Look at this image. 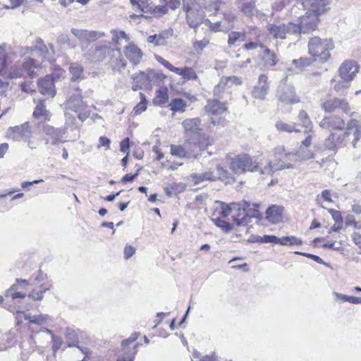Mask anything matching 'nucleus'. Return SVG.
<instances>
[{
  "label": "nucleus",
  "mask_w": 361,
  "mask_h": 361,
  "mask_svg": "<svg viewBox=\"0 0 361 361\" xmlns=\"http://www.w3.org/2000/svg\"><path fill=\"white\" fill-rule=\"evenodd\" d=\"M87 30L72 28L71 33L80 42H85Z\"/></svg>",
  "instance_id": "obj_47"
},
{
  "label": "nucleus",
  "mask_w": 361,
  "mask_h": 361,
  "mask_svg": "<svg viewBox=\"0 0 361 361\" xmlns=\"http://www.w3.org/2000/svg\"><path fill=\"white\" fill-rule=\"evenodd\" d=\"M274 154L277 159L282 161L284 159H287L289 157H294L295 154L291 153L285 152V149L283 146H278L274 149Z\"/></svg>",
  "instance_id": "obj_40"
},
{
  "label": "nucleus",
  "mask_w": 361,
  "mask_h": 361,
  "mask_svg": "<svg viewBox=\"0 0 361 361\" xmlns=\"http://www.w3.org/2000/svg\"><path fill=\"white\" fill-rule=\"evenodd\" d=\"M338 135L334 133H331L324 140L325 149L334 151L335 153L337 152V146L340 145L337 142L336 137Z\"/></svg>",
  "instance_id": "obj_28"
},
{
  "label": "nucleus",
  "mask_w": 361,
  "mask_h": 361,
  "mask_svg": "<svg viewBox=\"0 0 361 361\" xmlns=\"http://www.w3.org/2000/svg\"><path fill=\"white\" fill-rule=\"evenodd\" d=\"M204 109L211 114V122L214 126L223 124L227 112V107L224 102H220L217 99L208 100Z\"/></svg>",
  "instance_id": "obj_4"
},
{
  "label": "nucleus",
  "mask_w": 361,
  "mask_h": 361,
  "mask_svg": "<svg viewBox=\"0 0 361 361\" xmlns=\"http://www.w3.org/2000/svg\"><path fill=\"white\" fill-rule=\"evenodd\" d=\"M105 35H106L104 32L87 30L86 42H92L97 40V39L104 37Z\"/></svg>",
  "instance_id": "obj_44"
},
{
  "label": "nucleus",
  "mask_w": 361,
  "mask_h": 361,
  "mask_svg": "<svg viewBox=\"0 0 361 361\" xmlns=\"http://www.w3.org/2000/svg\"><path fill=\"white\" fill-rule=\"evenodd\" d=\"M297 20L298 23L295 24L299 28L298 35H300L301 33L308 34L317 29L319 16L307 11L305 16H301Z\"/></svg>",
  "instance_id": "obj_8"
},
{
  "label": "nucleus",
  "mask_w": 361,
  "mask_h": 361,
  "mask_svg": "<svg viewBox=\"0 0 361 361\" xmlns=\"http://www.w3.org/2000/svg\"><path fill=\"white\" fill-rule=\"evenodd\" d=\"M317 59H312L308 57H300L298 59H293L292 63L295 66L296 68L302 69L303 68L309 66L313 61H316Z\"/></svg>",
  "instance_id": "obj_38"
},
{
  "label": "nucleus",
  "mask_w": 361,
  "mask_h": 361,
  "mask_svg": "<svg viewBox=\"0 0 361 361\" xmlns=\"http://www.w3.org/2000/svg\"><path fill=\"white\" fill-rule=\"evenodd\" d=\"M168 98L167 89H159L157 91V96L154 99V104L155 105H161L167 102Z\"/></svg>",
  "instance_id": "obj_35"
},
{
  "label": "nucleus",
  "mask_w": 361,
  "mask_h": 361,
  "mask_svg": "<svg viewBox=\"0 0 361 361\" xmlns=\"http://www.w3.org/2000/svg\"><path fill=\"white\" fill-rule=\"evenodd\" d=\"M267 79V76L264 74L259 76L258 85L255 86L252 91L253 97L259 99H264L265 98L269 90Z\"/></svg>",
  "instance_id": "obj_19"
},
{
  "label": "nucleus",
  "mask_w": 361,
  "mask_h": 361,
  "mask_svg": "<svg viewBox=\"0 0 361 361\" xmlns=\"http://www.w3.org/2000/svg\"><path fill=\"white\" fill-rule=\"evenodd\" d=\"M185 12L188 25L192 28L196 29L203 21V12L189 6L185 8Z\"/></svg>",
  "instance_id": "obj_16"
},
{
  "label": "nucleus",
  "mask_w": 361,
  "mask_h": 361,
  "mask_svg": "<svg viewBox=\"0 0 361 361\" xmlns=\"http://www.w3.org/2000/svg\"><path fill=\"white\" fill-rule=\"evenodd\" d=\"M277 97L280 102L286 104H295L300 102L299 97L295 94L294 87L290 85H281Z\"/></svg>",
  "instance_id": "obj_11"
},
{
  "label": "nucleus",
  "mask_w": 361,
  "mask_h": 361,
  "mask_svg": "<svg viewBox=\"0 0 361 361\" xmlns=\"http://www.w3.org/2000/svg\"><path fill=\"white\" fill-rule=\"evenodd\" d=\"M114 49L111 47V42L107 41H101L94 44L84 54L85 58L92 63H99L104 61Z\"/></svg>",
  "instance_id": "obj_3"
},
{
  "label": "nucleus",
  "mask_w": 361,
  "mask_h": 361,
  "mask_svg": "<svg viewBox=\"0 0 361 361\" xmlns=\"http://www.w3.org/2000/svg\"><path fill=\"white\" fill-rule=\"evenodd\" d=\"M66 109L78 113V117L82 121L90 116V111L79 94H74L70 97L66 103Z\"/></svg>",
  "instance_id": "obj_6"
},
{
  "label": "nucleus",
  "mask_w": 361,
  "mask_h": 361,
  "mask_svg": "<svg viewBox=\"0 0 361 361\" xmlns=\"http://www.w3.org/2000/svg\"><path fill=\"white\" fill-rule=\"evenodd\" d=\"M243 214L242 218L235 219L238 226L246 224L247 223V218H258L259 212L257 209H253V207H250Z\"/></svg>",
  "instance_id": "obj_27"
},
{
  "label": "nucleus",
  "mask_w": 361,
  "mask_h": 361,
  "mask_svg": "<svg viewBox=\"0 0 361 361\" xmlns=\"http://www.w3.org/2000/svg\"><path fill=\"white\" fill-rule=\"evenodd\" d=\"M338 71L342 80L352 81L358 71V67L354 61H345L341 64Z\"/></svg>",
  "instance_id": "obj_13"
},
{
  "label": "nucleus",
  "mask_w": 361,
  "mask_h": 361,
  "mask_svg": "<svg viewBox=\"0 0 361 361\" xmlns=\"http://www.w3.org/2000/svg\"><path fill=\"white\" fill-rule=\"evenodd\" d=\"M55 78L49 75H46L38 81L39 91L44 95L54 97L56 95Z\"/></svg>",
  "instance_id": "obj_15"
},
{
  "label": "nucleus",
  "mask_w": 361,
  "mask_h": 361,
  "mask_svg": "<svg viewBox=\"0 0 361 361\" xmlns=\"http://www.w3.org/2000/svg\"><path fill=\"white\" fill-rule=\"evenodd\" d=\"M125 54L127 59L134 66L138 64L142 58V52L141 49L133 44H129L126 47Z\"/></svg>",
  "instance_id": "obj_20"
},
{
  "label": "nucleus",
  "mask_w": 361,
  "mask_h": 361,
  "mask_svg": "<svg viewBox=\"0 0 361 361\" xmlns=\"http://www.w3.org/2000/svg\"><path fill=\"white\" fill-rule=\"evenodd\" d=\"M226 81H224V78H221L219 84H217L213 90L214 96L219 101L221 99L224 98V94L226 93Z\"/></svg>",
  "instance_id": "obj_29"
},
{
  "label": "nucleus",
  "mask_w": 361,
  "mask_h": 361,
  "mask_svg": "<svg viewBox=\"0 0 361 361\" xmlns=\"http://www.w3.org/2000/svg\"><path fill=\"white\" fill-rule=\"evenodd\" d=\"M23 68L30 78H33L35 76L34 69L36 68V65L33 59H26L23 63Z\"/></svg>",
  "instance_id": "obj_34"
},
{
  "label": "nucleus",
  "mask_w": 361,
  "mask_h": 361,
  "mask_svg": "<svg viewBox=\"0 0 361 361\" xmlns=\"http://www.w3.org/2000/svg\"><path fill=\"white\" fill-rule=\"evenodd\" d=\"M246 41V35L245 32L232 31L228 34V44L230 47H236L240 42Z\"/></svg>",
  "instance_id": "obj_24"
},
{
  "label": "nucleus",
  "mask_w": 361,
  "mask_h": 361,
  "mask_svg": "<svg viewBox=\"0 0 361 361\" xmlns=\"http://www.w3.org/2000/svg\"><path fill=\"white\" fill-rule=\"evenodd\" d=\"M360 126H361V123L355 119H351L347 123L345 131L353 132L354 130H357Z\"/></svg>",
  "instance_id": "obj_58"
},
{
  "label": "nucleus",
  "mask_w": 361,
  "mask_h": 361,
  "mask_svg": "<svg viewBox=\"0 0 361 361\" xmlns=\"http://www.w3.org/2000/svg\"><path fill=\"white\" fill-rule=\"evenodd\" d=\"M178 71L176 73L181 75L185 80H195L197 78L195 71L190 67L178 68Z\"/></svg>",
  "instance_id": "obj_30"
},
{
  "label": "nucleus",
  "mask_w": 361,
  "mask_h": 361,
  "mask_svg": "<svg viewBox=\"0 0 361 361\" xmlns=\"http://www.w3.org/2000/svg\"><path fill=\"white\" fill-rule=\"evenodd\" d=\"M361 139V126L353 132L345 131L343 134L338 135L336 137L337 142L340 145L348 147L351 145L353 148L359 146Z\"/></svg>",
  "instance_id": "obj_9"
},
{
  "label": "nucleus",
  "mask_w": 361,
  "mask_h": 361,
  "mask_svg": "<svg viewBox=\"0 0 361 361\" xmlns=\"http://www.w3.org/2000/svg\"><path fill=\"white\" fill-rule=\"evenodd\" d=\"M251 206L250 203L247 201H243L241 203L233 204V208L235 210L240 212L243 210V214Z\"/></svg>",
  "instance_id": "obj_54"
},
{
  "label": "nucleus",
  "mask_w": 361,
  "mask_h": 361,
  "mask_svg": "<svg viewBox=\"0 0 361 361\" xmlns=\"http://www.w3.org/2000/svg\"><path fill=\"white\" fill-rule=\"evenodd\" d=\"M185 133L188 135H194L201 131V120L199 118H187L182 122Z\"/></svg>",
  "instance_id": "obj_21"
},
{
  "label": "nucleus",
  "mask_w": 361,
  "mask_h": 361,
  "mask_svg": "<svg viewBox=\"0 0 361 361\" xmlns=\"http://www.w3.org/2000/svg\"><path fill=\"white\" fill-rule=\"evenodd\" d=\"M299 28L293 22L269 25L268 30L274 39H285L290 35H298Z\"/></svg>",
  "instance_id": "obj_5"
},
{
  "label": "nucleus",
  "mask_w": 361,
  "mask_h": 361,
  "mask_svg": "<svg viewBox=\"0 0 361 361\" xmlns=\"http://www.w3.org/2000/svg\"><path fill=\"white\" fill-rule=\"evenodd\" d=\"M329 212L331 214L333 219L336 224H343V217L341 212L330 209H329Z\"/></svg>",
  "instance_id": "obj_57"
},
{
  "label": "nucleus",
  "mask_w": 361,
  "mask_h": 361,
  "mask_svg": "<svg viewBox=\"0 0 361 361\" xmlns=\"http://www.w3.org/2000/svg\"><path fill=\"white\" fill-rule=\"evenodd\" d=\"M216 171L218 174V178L221 179L223 181H225L226 183L233 182L234 178L233 177V175L231 173H229L227 169L221 166H217Z\"/></svg>",
  "instance_id": "obj_32"
},
{
  "label": "nucleus",
  "mask_w": 361,
  "mask_h": 361,
  "mask_svg": "<svg viewBox=\"0 0 361 361\" xmlns=\"http://www.w3.org/2000/svg\"><path fill=\"white\" fill-rule=\"evenodd\" d=\"M129 148H130V140L128 137H126V138L123 139L120 142V150L123 153H126V152H128Z\"/></svg>",
  "instance_id": "obj_63"
},
{
  "label": "nucleus",
  "mask_w": 361,
  "mask_h": 361,
  "mask_svg": "<svg viewBox=\"0 0 361 361\" xmlns=\"http://www.w3.org/2000/svg\"><path fill=\"white\" fill-rule=\"evenodd\" d=\"M36 102V106L32 113V118L44 123L49 121L51 118V113L47 109L44 99H39Z\"/></svg>",
  "instance_id": "obj_14"
},
{
  "label": "nucleus",
  "mask_w": 361,
  "mask_h": 361,
  "mask_svg": "<svg viewBox=\"0 0 361 361\" xmlns=\"http://www.w3.org/2000/svg\"><path fill=\"white\" fill-rule=\"evenodd\" d=\"M155 59H156V60L159 63L163 65L165 68H166L169 71H172V72H173L175 73H176V72L179 71H178V68L174 67L171 63H169L168 61H166V59H164L161 56H155Z\"/></svg>",
  "instance_id": "obj_51"
},
{
  "label": "nucleus",
  "mask_w": 361,
  "mask_h": 361,
  "mask_svg": "<svg viewBox=\"0 0 361 361\" xmlns=\"http://www.w3.org/2000/svg\"><path fill=\"white\" fill-rule=\"evenodd\" d=\"M295 156H298L301 160H308L313 158L314 154L308 149V147L300 146L298 154H295Z\"/></svg>",
  "instance_id": "obj_43"
},
{
  "label": "nucleus",
  "mask_w": 361,
  "mask_h": 361,
  "mask_svg": "<svg viewBox=\"0 0 361 361\" xmlns=\"http://www.w3.org/2000/svg\"><path fill=\"white\" fill-rule=\"evenodd\" d=\"M319 125L322 128L328 130H343L345 128V123L341 117L331 115L324 117Z\"/></svg>",
  "instance_id": "obj_12"
},
{
  "label": "nucleus",
  "mask_w": 361,
  "mask_h": 361,
  "mask_svg": "<svg viewBox=\"0 0 361 361\" xmlns=\"http://www.w3.org/2000/svg\"><path fill=\"white\" fill-rule=\"evenodd\" d=\"M171 154L173 156H178L179 157H190V154L185 149V146H171Z\"/></svg>",
  "instance_id": "obj_37"
},
{
  "label": "nucleus",
  "mask_w": 361,
  "mask_h": 361,
  "mask_svg": "<svg viewBox=\"0 0 361 361\" xmlns=\"http://www.w3.org/2000/svg\"><path fill=\"white\" fill-rule=\"evenodd\" d=\"M258 56L262 60L264 66L274 67L276 64V54L265 46L259 52Z\"/></svg>",
  "instance_id": "obj_22"
},
{
  "label": "nucleus",
  "mask_w": 361,
  "mask_h": 361,
  "mask_svg": "<svg viewBox=\"0 0 361 361\" xmlns=\"http://www.w3.org/2000/svg\"><path fill=\"white\" fill-rule=\"evenodd\" d=\"M276 128L279 131L291 133L293 131H299L294 126L288 124L282 121H278L276 123Z\"/></svg>",
  "instance_id": "obj_45"
},
{
  "label": "nucleus",
  "mask_w": 361,
  "mask_h": 361,
  "mask_svg": "<svg viewBox=\"0 0 361 361\" xmlns=\"http://www.w3.org/2000/svg\"><path fill=\"white\" fill-rule=\"evenodd\" d=\"M330 1L309 0L304 7L307 8L308 11L319 16L329 9Z\"/></svg>",
  "instance_id": "obj_17"
},
{
  "label": "nucleus",
  "mask_w": 361,
  "mask_h": 361,
  "mask_svg": "<svg viewBox=\"0 0 361 361\" xmlns=\"http://www.w3.org/2000/svg\"><path fill=\"white\" fill-rule=\"evenodd\" d=\"M8 135L10 138L16 141H20L21 140L27 141L32 137L30 123L25 122L20 126L10 127L8 130Z\"/></svg>",
  "instance_id": "obj_10"
},
{
  "label": "nucleus",
  "mask_w": 361,
  "mask_h": 361,
  "mask_svg": "<svg viewBox=\"0 0 361 361\" xmlns=\"http://www.w3.org/2000/svg\"><path fill=\"white\" fill-rule=\"evenodd\" d=\"M131 78L135 83L143 85L147 80V75L144 71H140L137 73L133 74Z\"/></svg>",
  "instance_id": "obj_52"
},
{
  "label": "nucleus",
  "mask_w": 361,
  "mask_h": 361,
  "mask_svg": "<svg viewBox=\"0 0 361 361\" xmlns=\"http://www.w3.org/2000/svg\"><path fill=\"white\" fill-rule=\"evenodd\" d=\"M212 221H214V224L216 226L221 228L225 232H229L233 228L229 223L221 219H212Z\"/></svg>",
  "instance_id": "obj_48"
},
{
  "label": "nucleus",
  "mask_w": 361,
  "mask_h": 361,
  "mask_svg": "<svg viewBox=\"0 0 361 361\" xmlns=\"http://www.w3.org/2000/svg\"><path fill=\"white\" fill-rule=\"evenodd\" d=\"M264 44H262V43H257V42H250L248 43H245L244 45H243V48L246 50H252V49H257L258 47L262 49L264 48Z\"/></svg>",
  "instance_id": "obj_61"
},
{
  "label": "nucleus",
  "mask_w": 361,
  "mask_h": 361,
  "mask_svg": "<svg viewBox=\"0 0 361 361\" xmlns=\"http://www.w3.org/2000/svg\"><path fill=\"white\" fill-rule=\"evenodd\" d=\"M147 42L149 43L154 44L155 46H165L160 39V36L158 34L149 35L147 38Z\"/></svg>",
  "instance_id": "obj_55"
},
{
  "label": "nucleus",
  "mask_w": 361,
  "mask_h": 361,
  "mask_svg": "<svg viewBox=\"0 0 361 361\" xmlns=\"http://www.w3.org/2000/svg\"><path fill=\"white\" fill-rule=\"evenodd\" d=\"M169 106L173 111L184 112L185 111L186 104L183 99L177 98L171 101Z\"/></svg>",
  "instance_id": "obj_33"
},
{
  "label": "nucleus",
  "mask_w": 361,
  "mask_h": 361,
  "mask_svg": "<svg viewBox=\"0 0 361 361\" xmlns=\"http://www.w3.org/2000/svg\"><path fill=\"white\" fill-rule=\"evenodd\" d=\"M33 50L40 52V54L42 56H44L48 53L47 47L44 44L43 40L41 38H37L36 39Z\"/></svg>",
  "instance_id": "obj_46"
},
{
  "label": "nucleus",
  "mask_w": 361,
  "mask_h": 361,
  "mask_svg": "<svg viewBox=\"0 0 361 361\" xmlns=\"http://www.w3.org/2000/svg\"><path fill=\"white\" fill-rule=\"evenodd\" d=\"M282 211L283 207L276 205H271L269 207L266 211L267 218L269 221L276 223L281 218Z\"/></svg>",
  "instance_id": "obj_23"
},
{
  "label": "nucleus",
  "mask_w": 361,
  "mask_h": 361,
  "mask_svg": "<svg viewBox=\"0 0 361 361\" xmlns=\"http://www.w3.org/2000/svg\"><path fill=\"white\" fill-rule=\"evenodd\" d=\"M135 252V248L131 245H126L124 248V257L126 259L130 258Z\"/></svg>",
  "instance_id": "obj_64"
},
{
  "label": "nucleus",
  "mask_w": 361,
  "mask_h": 361,
  "mask_svg": "<svg viewBox=\"0 0 361 361\" xmlns=\"http://www.w3.org/2000/svg\"><path fill=\"white\" fill-rule=\"evenodd\" d=\"M66 338L68 342V346L72 347L75 346L77 348H79L78 343V337L77 336V334L75 331L71 329L67 328L66 330Z\"/></svg>",
  "instance_id": "obj_31"
},
{
  "label": "nucleus",
  "mask_w": 361,
  "mask_h": 361,
  "mask_svg": "<svg viewBox=\"0 0 361 361\" xmlns=\"http://www.w3.org/2000/svg\"><path fill=\"white\" fill-rule=\"evenodd\" d=\"M69 72L71 75V80L76 81L83 78L84 68L82 66L78 63H71L69 66Z\"/></svg>",
  "instance_id": "obj_25"
},
{
  "label": "nucleus",
  "mask_w": 361,
  "mask_h": 361,
  "mask_svg": "<svg viewBox=\"0 0 361 361\" xmlns=\"http://www.w3.org/2000/svg\"><path fill=\"white\" fill-rule=\"evenodd\" d=\"M298 120L301 123L303 127H305L306 129H312V123L307 114V113L304 111L301 110L298 114Z\"/></svg>",
  "instance_id": "obj_39"
},
{
  "label": "nucleus",
  "mask_w": 361,
  "mask_h": 361,
  "mask_svg": "<svg viewBox=\"0 0 361 361\" xmlns=\"http://www.w3.org/2000/svg\"><path fill=\"white\" fill-rule=\"evenodd\" d=\"M321 108L326 113H332L340 109L350 116L354 114V112H351L348 102L345 99L337 97L328 99L321 103Z\"/></svg>",
  "instance_id": "obj_7"
},
{
  "label": "nucleus",
  "mask_w": 361,
  "mask_h": 361,
  "mask_svg": "<svg viewBox=\"0 0 361 361\" xmlns=\"http://www.w3.org/2000/svg\"><path fill=\"white\" fill-rule=\"evenodd\" d=\"M159 36H160V39L164 43V45H166L167 44V39L173 35V30H167L162 31L159 34H158Z\"/></svg>",
  "instance_id": "obj_59"
},
{
  "label": "nucleus",
  "mask_w": 361,
  "mask_h": 361,
  "mask_svg": "<svg viewBox=\"0 0 361 361\" xmlns=\"http://www.w3.org/2000/svg\"><path fill=\"white\" fill-rule=\"evenodd\" d=\"M334 44L331 39H322L319 37H312L308 43L310 54L317 58L321 62H326L330 58L329 51L334 49Z\"/></svg>",
  "instance_id": "obj_2"
},
{
  "label": "nucleus",
  "mask_w": 361,
  "mask_h": 361,
  "mask_svg": "<svg viewBox=\"0 0 361 361\" xmlns=\"http://www.w3.org/2000/svg\"><path fill=\"white\" fill-rule=\"evenodd\" d=\"M230 165L232 171L235 174H240L246 171H259L261 174H271L274 170L292 168L290 164H287L283 162L281 164H276L269 161L264 169L259 170L258 164L254 162L251 157L247 154L235 156L231 159Z\"/></svg>",
  "instance_id": "obj_1"
},
{
  "label": "nucleus",
  "mask_w": 361,
  "mask_h": 361,
  "mask_svg": "<svg viewBox=\"0 0 361 361\" xmlns=\"http://www.w3.org/2000/svg\"><path fill=\"white\" fill-rule=\"evenodd\" d=\"M204 1L205 6L209 11L216 12L219 10L221 4L220 0H204Z\"/></svg>",
  "instance_id": "obj_53"
},
{
  "label": "nucleus",
  "mask_w": 361,
  "mask_h": 361,
  "mask_svg": "<svg viewBox=\"0 0 361 361\" xmlns=\"http://www.w3.org/2000/svg\"><path fill=\"white\" fill-rule=\"evenodd\" d=\"M261 243H271L278 244L279 238L272 235H265L262 238H260Z\"/></svg>",
  "instance_id": "obj_60"
},
{
  "label": "nucleus",
  "mask_w": 361,
  "mask_h": 361,
  "mask_svg": "<svg viewBox=\"0 0 361 361\" xmlns=\"http://www.w3.org/2000/svg\"><path fill=\"white\" fill-rule=\"evenodd\" d=\"M163 1L165 2L168 9L171 8L172 10H175L180 4V0H163Z\"/></svg>",
  "instance_id": "obj_62"
},
{
  "label": "nucleus",
  "mask_w": 361,
  "mask_h": 361,
  "mask_svg": "<svg viewBox=\"0 0 361 361\" xmlns=\"http://www.w3.org/2000/svg\"><path fill=\"white\" fill-rule=\"evenodd\" d=\"M111 33L113 35L112 42L115 44V45L119 44V40L121 39H123L126 42L129 41L130 39L127 34L123 30H113L111 31Z\"/></svg>",
  "instance_id": "obj_41"
},
{
  "label": "nucleus",
  "mask_w": 361,
  "mask_h": 361,
  "mask_svg": "<svg viewBox=\"0 0 361 361\" xmlns=\"http://www.w3.org/2000/svg\"><path fill=\"white\" fill-rule=\"evenodd\" d=\"M137 345V344L134 346L133 350L125 351L121 357L118 359V361H133L135 354L136 353L135 348Z\"/></svg>",
  "instance_id": "obj_49"
},
{
  "label": "nucleus",
  "mask_w": 361,
  "mask_h": 361,
  "mask_svg": "<svg viewBox=\"0 0 361 361\" xmlns=\"http://www.w3.org/2000/svg\"><path fill=\"white\" fill-rule=\"evenodd\" d=\"M191 176L195 184H198L204 180L214 181L216 180V176L211 171L195 173H192Z\"/></svg>",
  "instance_id": "obj_26"
},
{
  "label": "nucleus",
  "mask_w": 361,
  "mask_h": 361,
  "mask_svg": "<svg viewBox=\"0 0 361 361\" xmlns=\"http://www.w3.org/2000/svg\"><path fill=\"white\" fill-rule=\"evenodd\" d=\"M350 81H345L343 80L342 81H338L335 84L334 89L337 92L345 94L346 90L350 87Z\"/></svg>",
  "instance_id": "obj_50"
},
{
  "label": "nucleus",
  "mask_w": 361,
  "mask_h": 361,
  "mask_svg": "<svg viewBox=\"0 0 361 361\" xmlns=\"http://www.w3.org/2000/svg\"><path fill=\"white\" fill-rule=\"evenodd\" d=\"M334 295L343 302H348L352 304H361V298L355 296H349L342 293L334 292Z\"/></svg>",
  "instance_id": "obj_42"
},
{
  "label": "nucleus",
  "mask_w": 361,
  "mask_h": 361,
  "mask_svg": "<svg viewBox=\"0 0 361 361\" xmlns=\"http://www.w3.org/2000/svg\"><path fill=\"white\" fill-rule=\"evenodd\" d=\"M241 11L247 16H252L255 12V6L252 1L243 2L240 6Z\"/></svg>",
  "instance_id": "obj_36"
},
{
  "label": "nucleus",
  "mask_w": 361,
  "mask_h": 361,
  "mask_svg": "<svg viewBox=\"0 0 361 361\" xmlns=\"http://www.w3.org/2000/svg\"><path fill=\"white\" fill-rule=\"evenodd\" d=\"M48 315L47 314H39L35 315L32 317V319H30V323L36 324H42L46 322L48 318Z\"/></svg>",
  "instance_id": "obj_56"
},
{
  "label": "nucleus",
  "mask_w": 361,
  "mask_h": 361,
  "mask_svg": "<svg viewBox=\"0 0 361 361\" xmlns=\"http://www.w3.org/2000/svg\"><path fill=\"white\" fill-rule=\"evenodd\" d=\"M37 128L42 130L47 135L50 136L54 140V144L59 141L65 134V130L62 128H55L52 126L45 123L38 122Z\"/></svg>",
  "instance_id": "obj_18"
}]
</instances>
